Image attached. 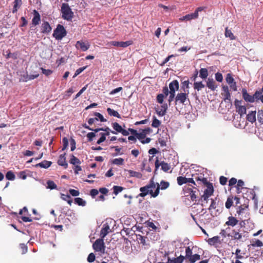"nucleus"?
<instances>
[{
    "instance_id": "nucleus-1",
    "label": "nucleus",
    "mask_w": 263,
    "mask_h": 263,
    "mask_svg": "<svg viewBox=\"0 0 263 263\" xmlns=\"http://www.w3.org/2000/svg\"><path fill=\"white\" fill-rule=\"evenodd\" d=\"M61 12L62 17L64 20L71 21L73 17V12L67 3H63L62 4Z\"/></svg>"
},
{
    "instance_id": "nucleus-2",
    "label": "nucleus",
    "mask_w": 263,
    "mask_h": 263,
    "mask_svg": "<svg viewBox=\"0 0 263 263\" xmlns=\"http://www.w3.org/2000/svg\"><path fill=\"white\" fill-rule=\"evenodd\" d=\"M156 186V185L154 181L153 180H151L148 184L140 188L139 190L141 193L139 194L138 196L142 197H145L147 194H150L151 190L152 189L155 188Z\"/></svg>"
},
{
    "instance_id": "nucleus-3",
    "label": "nucleus",
    "mask_w": 263,
    "mask_h": 263,
    "mask_svg": "<svg viewBox=\"0 0 263 263\" xmlns=\"http://www.w3.org/2000/svg\"><path fill=\"white\" fill-rule=\"evenodd\" d=\"M67 32L64 26L59 24L53 31V36L56 40H61L66 35Z\"/></svg>"
},
{
    "instance_id": "nucleus-4",
    "label": "nucleus",
    "mask_w": 263,
    "mask_h": 263,
    "mask_svg": "<svg viewBox=\"0 0 263 263\" xmlns=\"http://www.w3.org/2000/svg\"><path fill=\"white\" fill-rule=\"evenodd\" d=\"M187 92H180L177 95L175 98L176 105L178 104H186L185 103L187 101L189 102L188 99L189 91L187 90Z\"/></svg>"
},
{
    "instance_id": "nucleus-5",
    "label": "nucleus",
    "mask_w": 263,
    "mask_h": 263,
    "mask_svg": "<svg viewBox=\"0 0 263 263\" xmlns=\"http://www.w3.org/2000/svg\"><path fill=\"white\" fill-rule=\"evenodd\" d=\"M92 247L96 251L104 253L105 249L104 239L101 238L97 239L93 243Z\"/></svg>"
},
{
    "instance_id": "nucleus-6",
    "label": "nucleus",
    "mask_w": 263,
    "mask_h": 263,
    "mask_svg": "<svg viewBox=\"0 0 263 263\" xmlns=\"http://www.w3.org/2000/svg\"><path fill=\"white\" fill-rule=\"evenodd\" d=\"M76 47L78 50H81L82 51H86L87 50L90 45L87 42H84L83 41H78L76 44Z\"/></svg>"
},
{
    "instance_id": "nucleus-7",
    "label": "nucleus",
    "mask_w": 263,
    "mask_h": 263,
    "mask_svg": "<svg viewBox=\"0 0 263 263\" xmlns=\"http://www.w3.org/2000/svg\"><path fill=\"white\" fill-rule=\"evenodd\" d=\"M221 95L223 97V100L225 102H230L231 101V93L228 86L223 85L222 86V92Z\"/></svg>"
},
{
    "instance_id": "nucleus-8",
    "label": "nucleus",
    "mask_w": 263,
    "mask_h": 263,
    "mask_svg": "<svg viewBox=\"0 0 263 263\" xmlns=\"http://www.w3.org/2000/svg\"><path fill=\"white\" fill-rule=\"evenodd\" d=\"M112 127L113 129L115 130V132L117 133H121L123 136H128L129 135V133L127 130L123 128V127L118 123L114 122L112 123Z\"/></svg>"
},
{
    "instance_id": "nucleus-9",
    "label": "nucleus",
    "mask_w": 263,
    "mask_h": 263,
    "mask_svg": "<svg viewBox=\"0 0 263 263\" xmlns=\"http://www.w3.org/2000/svg\"><path fill=\"white\" fill-rule=\"evenodd\" d=\"M155 173L157 171V170L158 169L160 166H161V169L164 172H167L171 168L170 165L167 163H165L164 161H162L161 163L159 162V160L158 159L156 160L155 163Z\"/></svg>"
},
{
    "instance_id": "nucleus-10",
    "label": "nucleus",
    "mask_w": 263,
    "mask_h": 263,
    "mask_svg": "<svg viewBox=\"0 0 263 263\" xmlns=\"http://www.w3.org/2000/svg\"><path fill=\"white\" fill-rule=\"evenodd\" d=\"M109 44L114 46L125 48L132 45L133 42L132 41H127L126 42L111 41Z\"/></svg>"
},
{
    "instance_id": "nucleus-11",
    "label": "nucleus",
    "mask_w": 263,
    "mask_h": 263,
    "mask_svg": "<svg viewBox=\"0 0 263 263\" xmlns=\"http://www.w3.org/2000/svg\"><path fill=\"white\" fill-rule=\"evenodd\" d=\"M111 232L110 227L107 223L103 224L100 236L101 238L104 239L105 237Z\"/></svg>"
},
{
    "instance_id": "nucleus-12",
    "label": "nucleus",
    "mask_w": 263,
    "mask_h": 263,
    "mask_svg": "<svg viewBox=\"0 0 263 263\" xmlns=\"http://www.w3.org/2000/svg\"><path fill=\"white\" fill-rule=\"evenodd\" d=\"M240 103V101L236 100L235 101V105L238 113L240 115V116H242L246 114V107L245 106L239 105Z\"/></svg>"
},
{
    "instance_id": "nucleus-13",
    "label": "nucleus",
    "mask_w": 263,
    "mask_h": 263,
    "mask_svg": "<svg viewBox=\"0 0 263 263\" xmlns=\"http://www.w3.org/2000/svg\"><path fill=\"white\" fill-rule=\"evenodd\" d=\"M242 95L243 99L246 101L250 103H253L254 102V99L253 98V95H250L247 90L245 88H243L242 89Z\"/></svg>"
},
{
    "instance_id": "nucleus-14",
    "label": "nucleus",
    "mask_w": 263,
    "mask_h": 263,
    "mask_svg": "<svg viewBox=\"0 0 263 263\" xmlns=\"http://www.w3.org/2000/svg\"><path fill=\"white\" fill-rule=\"evenodd\" d=\"M52 30V28L47 22H44L41 25V32L43 33L48 34Z\"/></svg>"
},
{
    "instance_id": "nucleus-15",
    "label": "nucleus",
    "mask_w": 263,
    "mask_h": 263,
    "mask_svg": "<svg viewBox=\"0 0 263 263\" xmlns=\"http://www.w3.org/2000/svg\"><path fill=\"white\" fill-rule=\"evenodd\" d=\"M206 86L212 91H214L217 87V85L213 78H209L206 81Z\"/></svg>"
},
{
    "instance_id": "nucleus-16",
    "label": "nucleus",
    "mask_w": 263,
    "mask_h": 263,
    "mask_svg": "<svg viewBox=\"0 0 263 263\" xmlns=\"http://www.w3.org/2000/svg\"><path fill=\"white\" fill-rule=\"evenodd\" d=\"M242 234L240 233L239 231H237L236 229H233L231 231L230 237L232 240H240L242 238Z\"/></svg>"
},
{
    "instance_id": "nucleus-17",
    "label": "nucleus",
    "mask_w": 263,
    "mask_h": 263,
    "mask_svg": "<svg viewBox=\"0 0 263 263\" xmlns=\"http://www.w3.org/2000/svg\"><path fill=\"white\" fill-rule=\"evenodd\" d=\"M152 129L149 127H147L142 130L140 133H138L137 138L138 139H142L145 137L146 135L149 134L152 132Z\"/></svg>"
},
{
    "instance_id": "nucleus-18",
    "label": "nucleus",
    "mask_w": 263,
    "mask_h": 263,
    "mask_svg": "<svg viewBox=\"0 0 263 263\" xmlns=\"http://www.w3.org/2000/svg\"><path fill=\"white\" fill-rule=\"evenodd\" d=\"M65 155L66 154L64 153L60 156L58 163L59 165L64 166L65 168H66L68 166V164L66 161Z\"/></svg>"
},
{
    "instance_id": "nucleus-19",
    "label": "nucleus",
    "mask_w": 263,
    "mask_h": 263,
    "mask_svg": "<svg viewBox=\"0 0 263 263\" xmlns=\"http://www.w3.org/2000/svg\"><path fill=\"white\" fill-rule=\"evenodd\" d=\"M169 88L171 91L176 92L179 89V83L177 80H173L169 84Z\"/></svg>"
},
{
    "instance_id": "nucleus-20",
    "label": "nucleus",
    "mask_w": 263,
    "mask_h": 263,
    "mask_svg": "<svg viewBox=\"0 0 263 263\" xmlns=\"http://www.w3.org/2000/svg\"><path fill=\"white\" fill-rule=\"evenodd\" d=\"M198 17V14H197V13H193L188 14L187 15H185V16H183L182 17L180 18V20L181 21H190L193 19H196Z\"/></svg>"
},
{
    "instance_id": "nucleus-21",
    "label": "nucleus",
    "mask_w": 263,
    "mask_h": 263,
    "mask_svg": "<svg viewBox=\"0 0 263 263\" xmlns=\"http://www.w3.org/2000/svg\"><path fill=\"white\" fill-rule=\"evenodd\" d=\"M238 222V220L233 216L228 217V220L226 222V224L228 226L234 227Z\"/></svg>"
},
{
    "instance_id": "nucleus-22",
    "label": "nucleus",
    "mask_w": 263,
    "mask_h": 263,
    "mask_svg": "<svg viewBox=\"0 0 263 263\" xmlns=\"http://www.w3.org/2000/svg\"><path fill=\"white\" fill-rule=\"evenodd\" d=\"M34 16L32 20V23L34 26L38 25L41 21L40 14L36 11H34Z\"/></svg>"
},
{
    "instance_id": "nucleus-23",
    "label": "nucleus",
    "mask_w": 263,
    "mask_h": 263,
    "mask_svg": "<svg viewBox=\"0 0 263 263\" xmlns=\"http://www.w3.org/2000/svg\"><path fill=\"white\" fill-rule=\"evenodd\" d=\"M206 186V189L204 191V194L207 195L208 196H211L214 192V189L212 183L208 184V185H205Z\"/></svg>"
},
{
    "instance_id": "nucleus-24",
    "label": "nucleus",
    "mask_w": 263,
    "mask_h": 263,
    "mask_svg": "<svg viewBox=\"0 0 263 263\" xmlns=\"http://www.w3.org/2000/svg\"><path fill=\"white\" fill-rule=\"evenodd\" d=\"M231 229L230 227H227L226 229L222 230L220 232V235L224 238L227 237H230L231 236Z\"/></svg>"
},
{
    "instance_id": "nucleus-25",
    "label": "nucleus",
    "mask_w": 263,
    "mask_h": 263,
    "mask_svg": "<svg viewBox=\"0 0 263 263\" xmlns=\"http://www.w3.org/2000/svg\"><path fill=\"white\" fill-rule=\"evenodd\" d=\"M51 164H52V162L51 161L44 160V161H42V162H40V163L37 164L35 166H36V167L39 166L42 168H47L49 166H50Z\"/></svg>"
},
{
    "instance_id": "nucleus-26",
    "label": "nucleus",
    "mask_w": 263,
    "mask_h": 263,
    "mask_svg": "<svg viewBox=\"0 0 263 263\" xmlns=\"http://www.w3.org/2000/svg\"><path fill=\"white\" fill-rule=\"evenodd\" d=\"M247 119L248 121L251 123H253L256 121V111H252L247 115Z\"/></svg>"
},
{
    "instance_id": "nucleus-27",
    "label": "nucleus",
    "mask_w": 263,
    "mask_h": 263,
    "mask_svg": "<svg viewBox=\"0 0 263 263\" xmlns=\"http://www.w3.org/2000/svg\"><path fill=\"white\" fill-rule=\"evenodd\" d=\"M208 76V71L206 68H202L199 70V77L202 79H205Z\"/></svg>"
},
{
    "instance_id": "nucleus-28",
    "label": "nucleus",
    "mask_w": 263,
    "mask_h": 263,
    "mask_svg": "<svg viewBox=\"0 0 263 263\" xmlns=\"http://www.w3.org/2000/svg\"><path fill=\"white\" fill-rule=\"evenodd\" d=\"M107 111L108 115H110V116H114L117 117L118 118H121L120 115L117 111L110 108H107Z\"/></svg>"
},
{
    "instance_id": "nucleus-29",
    "label": "nucleus",
    "mask_w": 263,
    "mask_h": 263,
    "mask_svg": "<svg viewBox=\"0 0 263 263\" xmlns=\"http://www.w3.org/2000/svg\"><path fill=\"white\" fill-rule=\"evenodd\" d=\"M205 87L202 82H195L194 83V88L197 91L201 90Z\"/></svg>"
},
{
    "instance_id": "nucleus-30",
    "label": "nucleus",
    "mask_w": 263,
    "mask_h": 263,
    "mask_svg": "<svg viewBox=\"0 0 263 263\" xmlns=\"http://www.w3.org/2000/svg\"><path fill=\"white\" fill-rule=\"evenodd\" d=\"M200 259V256L199 254H195L194 255H192L188 259L189 262L190 263H194L197 260H199Z\"/></svg>"
},
{
    "instance_id": "nucleus-31",
    "label": "nucleus",
    "mask_w": 263,
    "mask_h": 263,
    "mask_svg": "<svg viewBox=\"0 0 263 263\" xmlns=\"http://www.w3.org/2000/svg\"><path fill=\"white\" fill-rule=\"evenodd\" d=\"M74 202L76 204L80 206H85L86 202L82 198L80 197H77L74 198Z\"/></svg>"
},
{
    "instance_id": "nucleus-32",
    "label": "nucleus",
    "mask_w": 263,
    "mask_h": 263,
    "mask_svg": "<svg viewBox=\"0 0 263 263\" xmlns=\"http://www.w3.org/2000/svg\"><path fill=\"white\" fill-rule=\"evenodd\" d=\"M161 125V122L160 120L157 119L155 116H154L153 118V121L152 123V126L155 128H158Z\"/></svg>"
},
{
    "instance_id": "nucleus-33",
    "label": "nucleus",
    "mask_w": 263,
    "mask_h": 263,
    "mask_svg": "<svg viewBox=\"0 0 263 263\" xmlns=\"http://www.w3.org/2000/svg\"><path fill=\"white\" fill-rule=\"evenodd\" d=\"M70 163L76 165V164H80L81 163V161L78 158L72 155L70 160Z\"/></svg>"
},
{
    "instance_id": "nucleus-34",
    "label": "nucleus",
    "mask_w": 263,
    "mask_h": 263,
    "mask_svg": "<svg viewBox=\"0 0 263 263\" xmlns=\"http://www.w3.org/2000/svg\"><path fill=\"white\" fill-rule=\"evenodd\" d=\"M262 92L261 91H256L254 94L253 95V98L254 99V101H257L258 100H260L261 99V97L263 96L262 95Z\"/></svg>"
},
{
    "instance_id": "nucleus-35",
    "label": "nucleus",
    "mask_w": 263,
    "mask_h": 263,
    "mask_svg": "<svg viewBox=\"0 0 263 263\" xmlns=\"http://www.w3.org/2000/svg\"><path fill=\"white\" fill-rule=\"evenodd\" d=\"M192 255V250L190 247H187L185 248V255L184 256V259L188 260L189 258Z\"/></svg>"
},
{
    "instance_id": "nucleus-36",
    "label": "nucleus",
    "mask_w": 263,
    "mask_h": 263,
    "mask_svg": "<svg viewBox=\"0 0 263 263\" xmlns=\"http://www.w3.org/2000/svg\"><path fill=\"white\" fill-rule=\"evenodd\" d=\"M6 178L9 180H14L15 178V176L12 171H9L6 173Z\"/></svg>"
},
{
    "instance_id": "nucleus-37",
    "label": "nucleus",
    "mask_w": 263,
    "mask_h": 263,
    "mask_svg": "<svg viewBox=\"0 0 263 263\" xmlns=\"http://www.w3.org/2000/svg\"><path fill=\"white\" fill-rule=\"evenodd\" d=\"M225 36L230 37L231 40H233L235 39V36L230 30H229L228 27L226 28Z\"/></svg>"
},
{
    "instance_id": "nucleus-38",
    "label": "nucleus",
    "mask_w": 263,
    "mask_h": 263,
    "mask_svg": "<svg viewBox=\"0 0 263 263\" xmlns=\"http://www.w3.org/2000/svg\"><path fill=\"white\" fill-rule=\"evenodd\" d=\"M157 185V188L154 192H153V190H151L150 194L151 195V196L153 197H156L159 193V190H160V185L159 183H157L156 184Z\"/></svg>"
},
{
    "instance_id": "nucleus-39",
    "label": "nucleus",
    "mask_w": 263,
    "mask_h": 263,
    "mask_svg": "<svg viewBox=\"0 0 263 263\" xmlns=\"http://www.w3.org/2000/svg\"><path fill=\"white\" fill-rule=\"evenodd\" d=\"M14 5L13 8V12L17 11V9L19 8L22 4V0H15Z\"/></svg>"
},
{
    "instance_id": "nucleus-40",
    "label": "nucleus",
    "mask_w": 263,
    "mask_h": 263,
    "mask_svg": "<svg viewBox=\"0 0 263 263\" xmlns=\"http://www.w3.org/2000/svg\"><path fill=\"white\" fill-rule=\"evenodd\" d=\"M129 175L132 177H135L137 178H141L142 177V175L141 173L134 171H129Z\"/></svg>"
},
{
    "instance_id": "nucleus-41",
    "label": "nucleus",
    "mask_w": 263,
    "mask_h": 263,
    "mask_svg": "<svg viewBox=\"0 0 263 263\" xmlns=\"http://www.w3.org/2000/svg\"><path fill=\"white\" fill-rule=\"evenodd\" d=\"M177 183L179 185L186 183L187 178L184 177L179 176L177 178Z\"/></svg>"
},
{
    "instance_id": "nucleus-42",
    "label": "nucleus",
    "mask_w": 263,
    "mask_h": 263,
    "mask_svg": "<svg viewBox=\"0 0 263 263\" xmlns=\"http://www.w3.org/2000/svg\"><path fill=\"white\" fill-rule=\"evenodd\" d=\"M219 240V237L218 236H214L212 238H209L208 240V243L210 245H214L215 243H217Z\"/></svg>"
},
{
    "instance_id": "nucleus-43",
    "label": "nucleus",
    "mask_w": 263,
    "mask_h": 263,
    "mask_svg": "<svg viewBox=\"0 0 263 263\" xmlns=\"http://www.w3.org/2000/svg\"><path fill=\"white\" fill-rule=\"evenodd\" d=\"M112 163L118 165H121L123 164L124 159L122 158H116L112 160Z\"/></svg>"
},
{
    "instance_id": "nucleus-44",
    "label": "nucleus",
    "mask_w": 263,
    "mask_h": 263,
    "mask_svg": "<svg viewBox=\"0 0 263 263\" xmlns=\"http://www.w3.org/2000/svg\"><path fill=\"white\" fill-rule=\"evenodd\" d=\"M47 188L50 189L51 190L55 189L57 187V185L53 181L51 180H49L47 182Z\"/></svg>"
},
{
    "instance_id": "nucleus-45",
    "label": "nucleus",
    "mask_w": 263,
    "mask_h": 263,
    "mask_svg": "<svg viewBox=\"0 0 263 263\" xmlns=\"http://www.w3.org/2000/svg\"><path fill=\"white\" fill-rule=\"evenodd\" d=\"M170 183L168 182L165 181L164 180H162L160 182V189L161 190H165L169 186Z\"/></svg>"
},
{
    "instance_id": "nucleus-46",
    "label": "nucleus",
    "mask_w": 263,
    "mask_h": 263,
    "mask_svg": "<svg viewBox=\"0 0 263 263\" xmlns=\"http://www.w3.org/2000/svg\"><path fill=\"white\" fill-rule=\"evenodd\" d=\"M189 81L185 80L181 83V89L183 91L186 92V89L189 88Z\"/></svg>"
},
{
    "instance_id": "nucleus-47",
    "label": "nucleus",
    "mask_w": 263,
    "mask_h": 263,
    "mask_svg": "<svg viewBox=\"0 0 263 263\" xmlns=\"http://www.w3.org/2000/svg\"><path fill=\"white\" fill-rule=\"evenodd\" d=\"M257 119L259 123L263 124V110H259L257 112Z\"/></svg>"
},
{
    "instance_id": "nucleus-48",
    "label": "nucleus",
    "mask_w": 263,
    "mask_h": 263,
    "mask_svg": "<svg viewBox=\"0 0 263 263\" xmlns=\"http://www.w3.org/2000/svg\"><path fill=\"white\" fill-rule=\"evenodd\" d=\"M114 194L117 195L120 192H122L123 190V187L120 186H114L113 187Z\"/></svg>"
},
{
    "instance_id": "nucleus-49",
    "label": "nucleus",
    "mask_w": 263,
    "mask_h": 263,
    "mask_svg": "<svg viewBox=\"0 0 263 263\" xmlns=\"http://www.w3.org/2000/svg\"><path fill=\"white\" fill-rule=\"evenodd\" d=\"M175 263H182L184 260V257L183 255H180L179 256L174 258L172 259Z\"/></svg>"
},
{
    "instance_id": "nucleus-50",
    "label": "nucleus",
    "mask_w": 263,
    "mask_h": 263,
    "mask_svg": "<svg viewBox=\"0 0 263 263\" xmlns=\"http://www.w3.org/2000/svg\"><path fill=\"white\" fill-rule=\"evenodd\" d=\"M226 80L227 83H228L229 85L234 82V79L232 77L231 73H228L227 74Z\"/></svg>"
},
{
    "instance_id": "nucleus-51",
    "label": "nucleus",
    "mask_w": 263,
    "mask_h": 263,
    "mask_svg": "<svg viewBox=\"0 0 263 263\" xmlns=\"http://www.w3.org/2000/svg\"><path fill=\"white\" fill-rule=\"evenodd\" d=\"M62 143H63V148L62 149V151L65 150L68 146V140L66 137H64L62 139Z\"/></svg>"
},
{
    "instance_id": "nucleus-52",
    "label": "nucleus",
    "mask_w": 263,
    "mask_h": 263,
    "mask_svg": "<svg viewBox=\"0 0 263 263\" xmlns=\"http://www.w3.org/2000/svg\"><path fill=\"white\" fill-rule=\"evenodd\" d=\"M165 97L164 96V95L162 93L158 94L157 96V102L160 104H162L163 102L164 98Z\"/></svg>"
},
{
    "instance_id": "nucleus-53",
    "label": "nucleus",
    "mask_w": 263,
    "mask_h": 263,
    "mask_svg": "<svg viewBox=\"0 0 263 263\" xmlns=\"http://www.w3.org/2000/svg\"><path fill=\"white\" fill-rule=\"evenodd\" d=\"M95 258H96V257H95V254L93 253H91L88 256V257L87 259V261L89 262H92L95 261Z\"/></svg>"
},
{
    "instance_id": "nucleus-54",
    "label": "nucleus",
    "mask_w": 263,
    "mask_h": 263,
    "mask_svg": "<svg viewBox=\"0 0 263 263\" xmlns=\"http://www.w3.org/2000/svg\"><path fill=\"white\" fill-rule=\"evenodd\" d=\"M95 116L96 117V118H98L101 122H106V120L104 118L103 116L99 112H95L94 114Z\"/></svg>"
},
{
    "instance_id": "nucleus-55",
    "label": "nucleus",
    "mask_w": 263,
    "mask_h": 263,
    "mask_svg": "<svg viewBox=\"0 0 263 263\" xmlns=\"http://www.w3.org/2000/svg\"><path fill=\"white\" fill-rule=\"evenodd\" d=\"M170 96L168 99V102L170 104L174 100L175 96V92L170 91Z\"/></svg>"
},
{
    "instance_id": "nucleus-56",
    "label": "nucleus",
    "mask_w": 263,
    "mask_h": 263,
    "mask_svg": "<svg viewBox=\"0 0 263 263\" xmlns=\"http://www.w3.org/2000/svg\"><path fill=\"white\" fill-rule=\"evenodd\" d=\"M216 80L219 82H221L223 80V76L221 73L217 72L215 73Z\"/></svg>"
},
{
    "instance_id": "nucleus-57",
    "label": "nucleus",
    "mask_w": 263,
    "mask_h": 263,
    "mask_svg": "<svg viewBox=\"0 0 263 263\" xmlns=\"http://www.w3.org/2000/svg\"><path fill=\"white\" fill-rule=\"evenodd\" d=\"M69 193L72 196H78L80 194V192L78 190H76L74 189H70L69 190Z\"/></svg>"
},
{
    "instance_id": "nucleus-58",
    "label": "nucleus",
    "mask_w": 263,
    "mask_h": 263,
    "mask_svg": "<svg viewBox=\"0 0 263 263\" xmlns=\"http://www.w3.org/2000/svg\"><path fill=\"white\" fill-rule=\"evenodd\" d=\"M233 204V200L232 199L230 198H228L227 200V201L226 202V207L227 209H230Z\"/></svg>"
},
{
    "instance_id": "nucleus-59",
    "label": "nucleus",
    "mask_w": 263,
    "mask_h": 263,
    "mask_svg": "<svg viewBox=\"0 0 263 263\" xmlns=\"http://www.w3.org/2000/svg\"><path fill=\"white\" fill-rule=\"evenodd\" d=\"M96 136V134L93 132L88 133L87 134V138L88 139V141H92L93 140V138Z\"/></svg>"
},
{
    "instance_id": "nucleus-60",
    "label": "nucleus",
    "mask_w": 263,
    "mask_h": 263,
    "mask_svg": "<svg viewBox=\"0 0 263 263\" xmlns=\"http://www.w3.org/2000/svg\"><path fill=\"white\" fill-rule=\"evenodd\" d=\"M86 67L85 66V67H81V68H79V69H78L75 72V73L73 76V78L76 77V76H77L78 75L80 74L82 72H83L86 69Z\"/></svg>"
},
{
    "instance_id": "nucleus-61",
    "label": "nucleus",
    "mask_w": 263,
    "mask_h": 263,
    "mask_svg": "<svg viewBox=\"0 0 263 263\" xmlns=\"http://www.w3.org/2000/svg\"><path fill=\"white\" fill-rule=\"evenodd\" d=\"M102 131L105 132L104 133L106 136H108L110 134V133H111L113 134H116V132L114 130H111L109 127H106L105 128H104V130Z\"/></svg>"
},
{
    "instance_id": "nucleus-62",
    "label": "nucleus",
    "mask_w": 263,
    "mask_h": 263,
    "mask_svg": "<svg viewBox=\"0 0 263 263\" xmlns=\"http://www.w3.org/2000/svg\"><path fill=\"white\" fill-rule=\"evenodd\" d=\"M41 70L42 71V73L46 75V76H48L50 75L52 73V71L50 69H46L43 68H41Z\"/></svg>"
},
{
    "instance_id": "nucleus-63",
    "label": "nucleus",
    "mask_w": 263,
    "mask_h": 263,
    "mask_svg": "<svg viewBox=\"0 0 263 263\" xmlns=\"http://www.w3.org/2000/svg\"><path fill=\"white\" fill-rule=\"evenodd\" d=\"M243 185H244V182L242 180H239L237 181L236 187H237L238 192H239L240 187H242Z\"/></svg>"
},
{
    "instance_id": "nucleus-64",
    "label": "nucleus",
    "mask_w": 263,
    "mask_h": 263,
    "mask_svg": "<svg viewBox=\"0 0 263 263\" xmlns=\"http://www.w3.org/2000/svg\"><path fill=\"white\" fill-rule=\"evenodd\" d=\"M219 182L221 185H224L227 183V178L224 176H220L219 178Z\"/></svg>"
}]
</instances>
